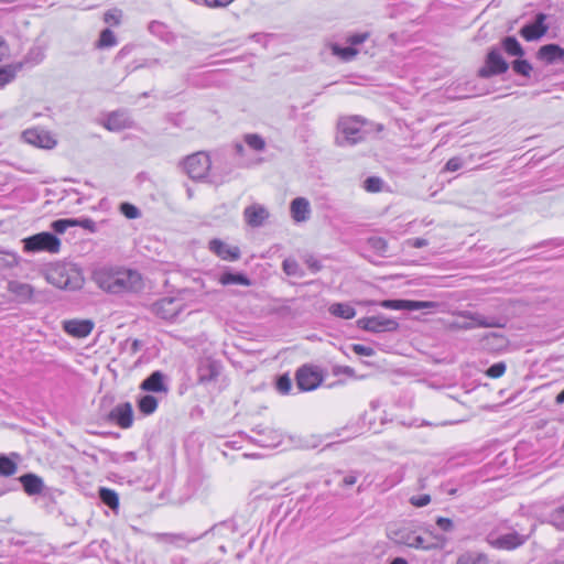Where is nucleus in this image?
Wrapping results in <instances>:
<instances>
[{
    "instance_id": "29",
    "label": "nucleus",
    "mask_w": 564,
    "mask_h": 564,
    "mask_svg": "<svg viewBox=\"0 0 564 564\" xmlns=\"http://www.w3.org/2000/svg\"><path fill=\"white\" fill-rule=\"evenodd\" d=\"M329 312L334 316L344 318V319H350L355 317L356 311L355 308L346 303H335L329 306Z\"/></svg>"
},
{
    "instance_id": "6",
    "label": "nucleus",
    "mask_w": 564,
    "mask_h": 564,
    "mask_svg": "<svg viewBox=\"0 0 564 564\" xmlns=\"http://www.w3.org/2000/svg\"><path fill=\"white\" fill-rule=\"evenodd\" d=\"M212 166V161L206 152H196L186 158L184 169L187 175L193 180H203L207 176Z\"/></svg>"
},
{
    "instance_id": "11",
    "label": "nucleus",
    "mask_w": 564,
    "mask_h": 564,
    "mask_svg": "<svg viewBox=\"0 0 564 564\" xmlns=\"http://www.w3.org/2000/svg\"><path fill=\"white\" fill-rule=\"evenodd\" d=\"M63 330L72 337L85 338L94 329V322L90 319H67L63 322Z\"/></svg>"
},
{
    "instance_id": "41",
    "label": "nucleus",
    "mask_w": 564,
    "mask_h": 564,
    "mask_svg": "<svg viewBox=\"0 0 564 564\" xmlns=\"http://www.w3.org/2000/svg\"><path fill=\"white\" fill-rule=\"evenodd\" d=\"M122 18V11L119 9L108 10L104 15V21L110 25H119Z\"/></svg>"
},
{
    "instance_id": "45",
    "label": "nucleus",
    "mask_w": 564,
    "mask_h": 564,
    "mask_svg": "<svg viewBox=\"0 0 564 564\" xmlns=\"http://www.w3.org/2000/svg\"><path fill=\"white\" fill-rule=\"evenodd\" d=\"M69 227H74L73 219H58L51 225V228L57 234L65 232Z\"/></svg>"
},
{
    "instance_id": "23",
    "label": "nucleus",
    "mask_w": 564,
    "mask_h": 564,
    "mask_svg": "<svg viewBox=\"0 0 564 564\" xmlns=\"http://www.w3.org/2000/svg\"><path fill=\"white\" fill-rule=\"evenodd\" d=\"M219 372L218 362L210 359L203 360L198 367V380L202 383L210 382L219 376Z\"/></svg>"
},
{
    "instance_id": "62",
    "label": "nucleus",
    "mask_w": 564,
    "mask_h": 564,
    "mask_svg": "<svg viewBox=\"0 0 564 564\" xmlns=\"http://www.w3.org/2000/svg\"><path fill=\"white\" fill-rule=\"evenodd\" d=\"M562 514H564V507L558 508V509L555 511V513L553 514V519H554V521H556V519H557L560 516H562Z\"/></svg>"
},
{
    "instance_id": "55",
    "label": "nucleus",
    "mask_w": 564,
    "mask_h": 564,
    "mask_svg": "<svg viewBox=\"0 0 564 564\" xmlns=\"http://www.w3.org/2000/svg\"><path fill=\"white\" fill-rule=\"evenodd\" d=\"M368 33L354 34L347 39V43H349L350 45H358L364 43L368 39Z\"/></svg>"
},
{
    "instance_id": "22",
    "label": "nucleus",
    "mask_w": 564,
    "mask_h": 564,
    "mask_svg": "<svg viewBox=\"0 0 564 564\" xmlns=\"http://www.w3.org/2000/svg\"><path fill=\"white\" fill-rule=\"evenodd\" d=\"M155 313L164 319H173L180 313V304L174 299H162L154 304Z\"/></svg>"
},
{
    "instance_id": "63",
    "label": "nucleus",
    "mask_w": 564,
    "mask_h": 564,
    "mask_svg": "<svg viewBox=\"0 0 564 564\" xmlns=\"http://www.w3.org/2000/svg\"><path fill=\"white\" fill-rule=\"evenodd\" d=\"M458 327L462 329H471L475 327V325L471 322H469V323H464V324L459 325Z\"/></svg>"
},
{
    "instance_id": "25",
    "label": "nucleus",
    "mask_w": 564,
    "mask_h": 564,
    "mask_svg": "<svg viewBox=\"0 0 564 564\" xmlns=\"http://www.w3.org/2000/svg\"><path fill=\"white\" fill-rule=\"evenodd\" d=\"M163 378L162 372L154 371L141 383V389L151 392H166L167 388L163 382Z\"/></svg>"
},
{
    "instance_id": "53",
    "label": "nucleus",
    "mask_w": 564,
    "mask_h": 564,
    "mask_svg": "<svg viewBox=\"0 0 564 564\" xmlns=\"http://www.w3.org/2000/svg\"><path fill=\"white\" fill-rule=\"evenodd\" d=\"M463 166V161L460 158H452L447 161L445 165V171L447 172H455L458 171Z\"/></svg>"
},
{
    "instance_id": "8",
    "label": "nucleus",
    "mask_w": 564,
    "mask_h": 564,
    "mask_svg": "<svg viewBox=\"0 0 564 564\" xmlns=\"http://www.w3.org/2000/svg\"><path fill=\"white\" fill-rule=\"evenodd\" d=\"M508 67V63L503 59L500 51L492 48L487 54L485 65L478 70V75L488 78L507 72Z\"/></svg>"
},
{
    "instance_id": "51",
    "label": "nucleus",
    "mask_w": 564,
    "mask_h": 564,
    "mask_svg": "<svg viewBox=\"0 0 564 564\" xmlns=\"http://www.w3.org/2000/svg\"><path fill=\"white\" fill-rule=\"evenodd\" d=\"M436 524L444 532H452L454 530V522L448 518L438 517Z\"/></svg>"
},
{
    "instance_id": "48",
    "label": "nucleus",
    "mask_w": 564,
    "mask_h": 564,
    "mask_svg": "<svg viewBox=\"0 0 564 564\" xmlns=\"http://www.w3.org/2000/svg\"><path fill=\"white\" fill-rule=\"evenodd\" d=\"M292 388V382L289 376L284 375L281 376L276 381V389L280 393L286 394L290 392Z\"/></svg>"
},
{
    "instance_id": "42",
    "label": "nucleus",
    "mask_w": 564,
    "mask_h": 564,
    "mask_svg": "<svg viewBox=\"0 0 564 564\" xmlns=\"http://www.w3.org/2000/svg\"><path fill=\"white\" fill-rule=\"evenodd\" d=\"M513 69L517 74L529 76L532 70V66L525 59H517L513 62Z\"/></svg>"
},
{
    "instance_id": "20",
    "label": "nucleus",
    "mask_w": 564,
    "mask_h": 564,
    "mask_svg": "<svg viewBox=\"0 0 564 564\" xmlns=\"http://www.w3.org/2000/svg\"><path fill=\"white\" fill-rule=\"evenodd\" d=\"M290 210L296 223L306 221L311 214L310 202L305 197H296L291 202Z\"/></svg>"
},
{
    "instance_id": "35",
    "label": "nucleus",
    "mask_w": 564,
    "mask_h": 564,
    "mask_svg": "<svg viewBox=\"0 0 564 564\" xmlns=\"http://www.w3.org/2000/svg\"><path fill=\"white\" fill-rule=\"evenodd\" d=\"M18 67L13 65H6L0 67V88L12 82L17 75Z\"/></svg>"
},
{
    "instance_id": "4",
    "label": "nucleus",
    "mask_w": 564,
    "mask_h": 564,
    "mask_svg": "<svg viewBox=\"0 0 564 564\" xmlns=\"http://www.w3.org/2000/svg\"><path fill=\"white\" fill-rule=\"evenodd\" d=\"M23 250L28 253L50 252L57 253L61 249V240L53 234L43 231L22 240Z\"/></svg>"
},
{
    "instance_id": "61",
    "label": "nucleus",
    "mask_w": 564,
    "mask_h": 564,
    "mask_svg": "<svg viewBox=\"0 0 564 564\" xmlns=\"http://www.w3.org/2000/svg\"><path fill=\"white\" fill-rule=\"evenodd\" d=\"M35 52H36L35 62L39 63L43 59L44 54L40 48H36Z\"/></svg>"
},
{
    "instance_id": "3",
    "label": "nucleus",
    "mask_w": 564,
    "mask_h": 564,
    "mask_svg": "<svg viewBox=\"0 0 564 564\" xmlns=\"http://www.w3.org/2000/svg\"><path fill=\"white\" fill-rule=\"evenodd\" d=\"M367 122L358 116L344 117L338 121V135L336 142L339 145H354L365 139Z\"/></svg>"
},
{
    "instance_id": "30",
    "label": "nucleus",
    "mask_w": 564,
    "mask_h": 564,
    "mask_svg": "<svg viewBox=\"0 0 564 564\" xmlns=\"http://www.w3.org/2000/svg\"><path fill=\"white\" fill-rule=\"evenodd\" d=\"M18 470V464L12 457L0 455V476L10 477Z\"/></svg>"
},
{
    "instance_id": "33",
    "label": "nucleus",
    "mask_w": 564,
    "mask_h": 564,
    "mask_svg": "<svg viewBox=\"0 0 564 564\" xmlns=\"http://www.w3.org/2000/svg\"><path fill=\"white\" fill-rule=\"evenodd\" d=\"M330 50L334 55L346 62L354 59L358 54V51L352 46L340 47L338 44H332Z\"/></svg>"
},
{
    "instance_id": "21",
    "label": "nucleus",
    "mask_w": 564,
    "mask_h": 564,
    "mask_svg": "<svg viewBox=\"0 0 564 564\" xmlns=\"http://www.w3.org/2000/svg\"><path fill=\"white\" fill-rule=\"evenodd\" d=\"M538 58L546 64L564 62V50L556 44H546L539 48Z\"/></svg>"
},
{
    "instance_id": "36",
    "label": "nucleus",
    "mask_w": 564,
    "mask_h": 564,
    "mask_svg": "<svg viewBox=\"0 0 564 564\" xmlns=\"http://www.w3.org/2000/svg\"><path fill=\"white\" fill-rule=\"evenodd\" d=\"M158 541H164L172 544L180 545L181 542L189 543L195 541V539H187L183 534H172V533H158L155 534Z\"/></svg>"
},
{
    "instance_id": "57",
    "label": "nucleus",
    "mask_w": 564,
    "mask_h": 564,
    "mask_svg": "<svg viewBox=\"0 0 564 564\" xmlns=\"http://www.w3.org/2000/svg\"><path fill=\"white\" fill-rule=\"evenodd\" d=\"M306 263L308 265V268L313 271V272H317L319 271L321 269V264L317 260H315L314 258H308L306 260Z\"/></svg>"
},
{
    "instance_id": "54",
    "label": "nucleus",
    "mask_w": 564,
    "mask_h": 564,
    "mask_svg": "<svg viewBox=\"0 0 564 564\" xmlns=\"http://www.w3.org/2000/svg\"><path fill=\"white\" fill-rule=\"evenodd\" d=\"M204 4L212 9L226 8L235 0H203Z\"/></svg>"
},
{
    "instance_id": "1",
    "label": "nucleus",
    "mask_w": 564,
    "mask_h": 564,
    "mask_svg": "<svg viewBox=\"0 0 564 564\" xmlns=\"http://www.w3.org/2000/svg\"><path fill=\"white\" fill-rule=\"evenodd\" d=\"M97 285L111 294L138 293L143 289L141 274L131 269L102 268L94 273Z\"/></svg>"
},
{
    "instance_id": "5",
    "label": "nucleus",
    "mask_w": 564,
    "mask_h": 564,
    "mask_svg": "<svg viewBox=\"0 0 564 564\" xmlns=\"http://www.w3.org/2000/svg\"><path fill=\"white\" fill-rule=\"evenodd\" d=\"M388 538L395 544L405 545L416 550L427 551L435 547L434 544H426L423 536L416 534L415 530L405 525L390 528L388 531Z\"/></svg>"
},
{
    "instance_id": "37",
    "label": "nucleus",
    "mask_w": 564,
    "mask_h": 564,
    "mask_svg": "<svg viewBox=\"0 0 564 564\" xmlns=\"http://www.w3.org/2000/svg\"><path fill=\"white\" fill-rule=\"evenodd\" d=\"M19 257L14 252L0 251V270L18 265Z\"/></svg>"
},
{
    "instance_id": "38",
    "label": "nucleus",
    "mask_w": 564,
    "mask_h": 564,
    "mask_svg": "<svg viewBox=\"0 0 564 564\" xmlns=\"http://www.w3.org/2000/svg\"><path fill=\"white\" fill-rule=\"evenodd\" d=\"M283 271L285 274L291 276H302L303 272L299 265V263L294 259H285L283 261Z\"/></svg>"
},
{
    "instance_id": "7",
    "label": "nucleus",
    "mask_w": 564,
    "mask_h": 564,
    "mask_svg": "<svg viewBox=\"0 0 564 564\" xmlns=\"http://www.w3.org/2000/svg\"><path fill=\"white\" fill-rule=\"evenodd\" d=\"M357 326L364 330L371 333L395 332L399 328V323L384 315H376L370 317H362L357 321Z\"/></svg>"
},
{
    "instance_id": "39",
    "label": "nucleus",
    "mask_w": 564,
    "mask_h": 564,
    "mask_svg": "<svg viewBox=\"0 0 564 564\" xmlns=\"http://www.w3.org/2000/svg\"><path fill=\"white\" fill-rule=\"evenodd\" d=\"M116 44V36L113 32L109 29H105L99 36L98 46L100 47H110Z\"/></svg>"
},
{
    "instance_id": "44",
    "label": "nucleus",
    "mask_w": 564,
    "mask_h": 564,
    "mask_svg": "<svg viewBox=\"0 0 564 564\" xmlns=\"http://www.w3.org/2000/svg\"><path fill=\"white\" fill-rule=\"evenodd\" d=\"M506 372V364L505 362H497L490 366L486 375L490 378H500Z\"/></svg>"
},
{
    "instance_id": "58",
    "label": "nucleus",
    "mask_w": 564,
    "mask_h": 564,
    "mask_svg": "<svg viewBox=\"0 0 564 564\" xmlns=\"http://www.w3.org/2000/svg\"><path fill=\"white\" fill-rule=\"evenodd\" d=\"M409 243L413 248H422L427 245V240H425L423 238H415V239H412Z\"/></svg>"
},
{
    "instance_id": "31",
    "label": "nucleus",
    "mask_w": 564,
    "mask_h": 564,
    "mask_svg": "<svg viewBox=\"0 0 564 564\" xmlns=\"http://www.w3.org/2000/svg\"><path fill=\"white\" fill-rule=\"evenodd\" d=\"M139 410L145 414H152L158 408V400L155 397L145 394L140 398L138 402Z\"/></svg>"
},
{
    "instance_id": "2",
    "label": "nucleus",
    "mask_w": 564,
    "mask_h": 564,
    "mask_svg": "<svg viewBox=\"0 0 564 564\" xmlns=\"http://www.w3.org/2000/svg\"><path fill=\"white\" fill-rule=\"evenodd\" d=\"M45 280L63 290H79L84 284L82 270L70 262H54L44 272Z\"/></svg>"
},
{
    "instance_id": "60",
    "label": "nucleus",
    "mask_w": 564,
    "mask_h": 564,
    "mask_svg": "<svg viewBox=\"0 0 564 564\" xmlns=\"http://www.w3.org/2000/svg\"><path fill=\"white\" fill-rule=\"evenodd\" d=\"M390 564H409L408 561L403 557H395L391 561Z\"/></svg>"
},
{
    "instance_id": "27",
    "label": "nucleus",
    "mask_w": 564,
    "mask_h": 564,
    "mask_svg": "<svg viewBox=\"0 0 564 564\" xmlns=\"http://www.w3.org/2000/svg\"><path fill=\"white\" fill-rule=\"evenodd\" d=\"M488 557L485 553L468 551L457 557L456 564H488Z\"/></svg>"
},
{
    "instance_id": "28",
    "label": "nucleus",
    "mask_w": 564,
    "mask_h": 564,
    "mask_svg": "<svg viewBox=\"0 0 564 564\" xmlns=\"http://www.w3.org/2000/svg\"><path fill=\"white\" fill-rule=\"evenodd\" d=\"M219 283L223 285L240 284L249 286L251 281L242 273L225 272L219 276Z\"/></svg>"
},
{
    "instance_id": "34",
    "label": "nucleus",
    "mask_w": 564,
    "mask_h": 564,
    "mask_svg": "<svg viewBox=\"0 0 564 564\" xmlns=\"http://www.w3.org/2000/svg\"><path fill=\"white\" fill-rule=\"evenodd\" d=\"M502 47L511 56H522L524 53L520 43L513 36L506 37L502 41Z\"/></svg>"
},
{
    "instance_id": "14",
    "label": "nucleus",
    "mask_w": 564,
    "mask_h": 564,
    "mask_svg": "<svg viewBox=\"0 0 564 564\" xmlns=\"http://www.w3.org/2000/svg\"><path fill=\"white\" fill-rule=\"evenodd\" d=\"M268 209L260 204H252L245 208L243 217L251 227H260L269 218Z\"/></svg>"
},
{
    "instance_id": "49",
    "label": "nucleus",
    "mask_w": 564,
    "mask_h": 564,
    "mask_svg": "<svg viewBox=\"0 0 564 564\" xmlns=\"http://www.w3.org/2000/svg\"><path fill=\"white\" fill-rule=\"evenodd\" d=\"M74 227L79 226L84 229L89 230L90 232H95L97 230L96 224L90 218H83V219H73Z\"/></svg>"
},
{
    "instance_id": "46",
    "label": "nucleus",
    "mask_w": 564,
    "mask_h": 564,
    "mask_svg": "<svg viewBox=\"0 0 564 564\" xmlns=\"http://www.w3.org/2000/svg\"><path fill=\"white\" fill-rule=\"evenodd\" d=\"M120 210L129 219H135L140 216V210L129 203L121 204Z\"/></svg>"
},
{
    "instance_id": "16",
    "label": "nucleus",
    "mask_w": 564,
    "mask_h": 564,
    "mask_svg": "<svg viewBox=\"0 0 564 564\" xmlns=\"http://www.w3.org/2000/svg\"><path fill=\"white\" fill-rule=\"evenodd\" d=\"M110 419L122 429L130 427L133 421V411L131 404L127 402L113 408L110 412Z\"/></svg>"
},
{
    "instance_id": "50",
    "label": "nucleus",
    "mask_w": 564,
    "mask_h": 564,
    "mask_svg": "<svg viewBox=\"0 0 564 564\" xmlns=\"http://www.w3.org/2000/svg\"><path fill=\"white\" fill-rule=\"evenodd\" d=\"M352 351L359 356H366V357H371L375 355V350L373 348L369 347V346H364V345H360V344H355L352 345Z\"/></svg>"
},
{
    "instance_id": "64",
    "label": "nucleus",
    "mask_w": 564,
    "mask_h": 564,
    "mask_svg": "<svg viewBox=\"0 0 564 564\" xmlns=\"http://www.w3.org/2000/svg\"><path fill=\"white\" fill-rule=\"evenodd\" d=\"M556 403H560V404L564 403V390H563V391H561V392L557 394V397H556Z\"/></svg>"
},
{
    "instance_id": "17",
    "label": "nucleus",
    "mask_w": 564,
    "mask_h": 564,
    "mask_svg": "<svg viewBox=\"0 0 564 564\" xmlns=\"http://www.w3.org/2000/svg\"><path fill=\"white\" fill-rule=\"evenodd\" d=\"M132 124L129 116L123 111H115L106 118L104 127L112 132H118L123 129L130 128Z\"/></svg>"
},
{
    "instance_id": "26",
    "label": "nucleus",
    "mask_w": 564,
    "mask_h": 564,
    "mask_svg": "<svg viewBox=\"0 0 564 564\" xmlns=\"http://www.w3.org/2000/svg\"><path fill=\"white\" fill-rule=\"evenodd\" d=\"M19 480L28 495H37L43 490L42 479L34 474L23 475Z\"/></svg>"
},
{
    "instance_id": "18",
    "label": "nucleus",
    "mask_w": 564,
    "mask_h": 564,
    "mask_svg": "<svg viewBox=\"0 0 564 564\" xmlns=\"http://www.w3.org/2000/svg\"><path fill=\"white\" fill-rule=\"evenodd\" d=\"M458 315L470 319L475 327L495 328L505 326V323L500 318L485 317L469 311L459 312Z\"/></svg>"
},
{
    "instance_id": "9",
    "label": "nucleus",
    "mask_w": 564,
    "mask_h": 564,
    "mask_svg": "<svg viewBox=\"0 0 564 564\" xmlns=\"http://www.w3.org/2000/svg\"><path fill=\"white\" fill-rule=\"evenodd\" d=\"M323 381L322 373L312 366H303L296 371V386L301 391H312Z\"/></svg>"
},
{
    "instance_id": "59",
    "label": "nucleus",
    "mask_w": 564,
    "mask_h": 564,
    "mask_svg": "<svg viewBox=\"0 0 564 564\" xmlns=\"http://www.w3.org/2000/svg\"><path fill=\"white\" fill-rule=\"evenodd\" d=\"M141 347V341L139 339H134L131 344V349L133 352H137Z\"/></svg>"
},
{
    "instance_id": "24",
    "label": "nucleus",
    "mask_w": 564,
    "mask_h": 564,
    "mask_svg": "<svg viewBox=\"0 0 564 564\" xmlns=\"http://www.w3.org/2000/svg\"><path fill=\"white\" fill-rule=\"evenodd\" d=\"M8 291L21 302L30 301L34 294V289L31 284L15 280L8 283Z\"/></svg>"
},
{
    "instance_id": "32",
    "label": "nucleus",
    "mask_w": 564,
    "mask_h": 564,
    "mask_svg": "<svg viewBox=\"0 0 564 564\" xmlns=\"http://www.w3.org/2000/svg\"><path fill=\"white\" fill-rule=\"evenodd\" d=\"M99 497L101 501L107 505L112 510L117 509L119 506V498L115 490L108 488H100Z\"/></svg>"
},
{
    "instance_id": "40",
    "label": "nucleus",
    "mask_w": 564,
    "mask_h": 564,
    "mask_svg": "<svg viewBox=\"0 0 564 564\" xmlns=\"http://www.w3.org/2000/svg\"><path fill=\"white\" fill-rule=\"evenodd\" d=\"M245 141L256 151H262L265 148V142L259 134H246Z\"/></svg>"
},
{
    "instance_id": "19",
    "label": "nucleus",
    "mask_w": 564,
    "mask_h": 564,
    "mask_svg": "<svg viewBox=\"0 0 564 564\" xmlns=\"http://www.w3.org/2000/svg\"><path fill=\"white\" fill-rule=\"evenodd\" d=\"M209 249L224 260H237L240 256L238 247L229 246L218 239H214L209 242Z\"/></svg>"
},
{
    "instance_id": "56",
    "label": "nucleus",
    "mask_w": 564,
    "mask_h": 564,
    "mask_svg": "<svg viewBox=\"0 0 564 564\" xmlns=\"http://www.w3.org/2000/svg\"><path fill=\"white\" fill-rule=\"evenodd\" d=\"M356 481H357V476L355 474H352V473L349 474V475H346L343 478V485L346 486V487L355 485Z\"/></svg>"
},
{
    "instance_id": "12",
    "label": "nucleus",
    "mask_w": 564,
    "mask_h": 564,
    "mask_svg": "<svg viewBox=\"0 0 564 564\" xmlns=\"http://www.w3.org/2000/svg\"><path fill=\"white\" fill-rule=\"evenodd\" d=\"M23 139L25 142L43 149H52L56 144L52 134L42 129H29L24 131Z\"/></svg>"
},
{
    "instance_id": "43",
    "label": "nucleus",
    "mask_w": 564,
    "mask_h": 564,
    "mask_svg": "<svg viewBox=\"0 0 564 564\" xmlns=\"http://www.w3.org/2000/svg\"><path fill=\"white\" fill-rule=\"evenodd\" d=\"M370 247L379 253H384L388 249L387 241L381 237H372L368 240Z\"/></svg>"
},
{
    "instance_id": "52",
    "label": "nucleus",
    "mask_w": 564,
    "mask_h": 564,
    "mask_svg": "<svg viewBox=\"0 0 564 564\" xmlns=\"http://www.w3.org/2000/svg\"><path fill=\"white\" fill-rule=\"evenodd\" d=\"M410 502L412 506L421 508L431 502V497H430V495L414 496V497H411Z\"/></svg>"
},
{
    "instance_id": "47",
    "label": "nucleus",
    "mask_w": 564,
    "mask_h": 564,
    "mask_svg": "<svg viewBox=\"0 0 564 564\" xmlns=\"http://www.w3.org/2000/svg\"><path fill=\"white\" fill-rule=\"evenodd\" d=\"M382 181L379 177H368L365 183L364 187L366 191L376 193L381 189Z\"/></svg>"
},
{
    "instance_id": "13",
    "label": "nucleus",
    "mask_w": 564,
    "mask_h": 564,
    "mask_svg": "<svg viewBox=\"0 0 564 564\" xmlns=\"http://www.w3.org/2000/svg\"><path fill=\"white\" fill-rule=\"evenodd\" d=\"M528 540V535H522L517 532L507 533L498 536L497 539L489 540L491 546L502 550H514Z\"/></svg>"
},
{
    "instance_id": "10",
    "label": "nucleus",
    "mask_w": 564,
    "mask_h": 564,
    "mask_svg": "<svg viewBox=\"0 0 564 564\" xmlns=\"http://www.w3.org/2000/svg\"><path fill=\"white\" fill-rule=\"evenodd\" d=\"M381 307L397 311H416L424 308H437L440 304L433 301H412V300H383L378 303Z\"/></svg>"
},
{
    "instance_id": "15",
    "label": "nucleus",
    "mask_w": 564,
    "mask_h": 564,
    "mask_svg": "<svg viewBox=\"0 0 564 564\" xmlns=\"http://www.w3.org/2000/svg\"><path fill=\"white\" fill-rule=\"evenodd\" d=\"M544 21H545V15L543 13L538 14L536 19L533 23L527 24L521 29L520 34L527 41L539 40L547 31V26L544 24Z\"/></svg>"
}]
</instances>
